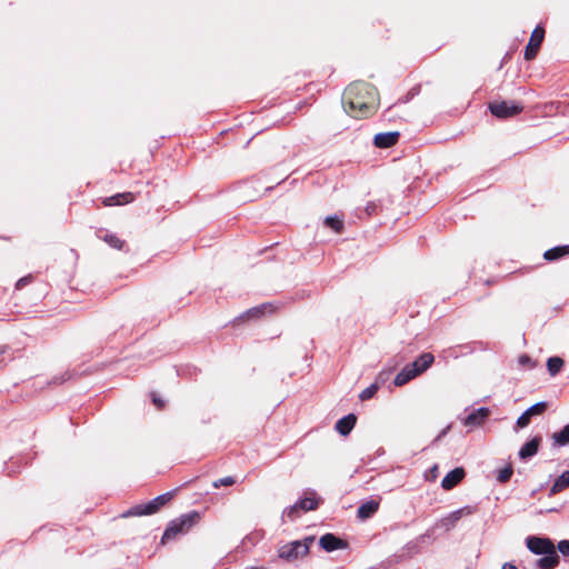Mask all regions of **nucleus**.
<instances>
[{
	"label": "nucleus",
	"instance_id": "obj_30",
	"mask_svg": "<svg viewBox=\"0 0 569 569\" xmlns=\"http://www.w3.org/2000/svg\"><path fill=\"white\" fill-rule=\"evenodd\" d=\"M378 389H379V385L377 382L370 385L368 388L363 389L360 392V395H359L360 400L366 401V400L371 399L376 395Z\"/></svg>",
	"mask_w": 569,
	"mask_h": 569
},
{
	"label": "nucleus",
	"instance_id": "obj_25",
	"mask_svg": "<svg viewBox=\"0 0 569 569\" xmlns=\"http://www.w3.org/2000/svg\"><path fill=\"white\" fill-rule=\"evenodd\" d=\"M555 446L565 447L569 443V423L566 425L560 431L552 435Z\"/></svg>",
	"mask_w": 569,
	"mask_h": 569
},
{
	"label": "nucleus",
	"instance_id": "obj_26",
	"mask_svg": "<svg viewBox=\"0 0 569 569\" xmlns=\"http://www.w3.org/2000/svg\"><path fill=\"white\" fill-rule=\"evenodd\" d=\"M563 360L560 357H550L547 360V368L551 376L558 375L562 367H563Z\"/></svg>",
	"mask_w": 569,
	"mask_h": 569
},
{
	"label": "nucleus",
	"instance_id": "obj_19",
	"mask_svg": "<svg viewBox=\"0 0 569 569\" xmlns=\"http://www.w3.org/2000/svg\"><path fill=\"white\" fill-rule=\"evenodd\" d=\"M543 557L539 558L536 561V567L538 569H553L559 563V556L556 550L550 553L542 555Z\"/></svg>",
	"mask_w": 569,
	"mask_h": 569
},
{
	"label": "nucleus",
	"instance_id": "obj_27",
	"mask_svg": "<svg viewBox=\"0 0 569 569\" xmlns=\"http://www.w3.org/2000/svg\"><path fill=\"white\" fill-rule=\"evenodd\" d=\"M297 502H298L300 510H302L305 512L316 510L319 506V499H317L315 497H306V498L300 499Z\"/></svg>",
	"mask_w": 569,
	"mask_h": 569
},
{
	"label": "nucleus",
	"instance_id": "obj_40",
	"mask_svg": "<svg viewBox=\"0 0 569 569\" xmlns=\"http://www.w3.org/2000/svg\"><path fill=\"white\" fill-rule=\"evenodd\" d=\"M248 569H267V568H264V567H250Z\"/></svg>",
	"mask_w": 569,
	"mask_h": 569
},
{
	"label": "nucleus",
	"instance_id": "obj_28",
	"mask_svg": "<svg viewBox=\"0 0 569 569\" xmlns=\"http://www.w3.org/2000/svg\"><path fill=\"white\" fill-rule=\"evenodd\" d=\"M325 224L335 230L337 233L342 232L345 227L343 220L339 218L337 214L327 217L325 220Z\"/></svg>",
	"mask_w": 569,
	"mask_h": 569
},
{
	"label": "nucleus",
	"instance_id": "obj_36",
	"mask_svg": "<svg viewBox=\"0 0 569 569\" xmlns=\"http://www.w3.org/2000/svg\"><path fill=\"white\" fill-rule=\"evenodd\" d=\"M558 550L562 556L569 557V540L559 541Z\"/></svg>",
	"mask_w": 569,
	"mask_h": 569
},
{
	"label": "nucleus",
	"instance_id": "obj_34",
	"mask_svg": "<svg viewBox=\"0 0 569 569\" xmlns=\"http://www.w3.org/2000/svg\"><path fill=\"white\" fill-rule=\"evenodd\" d=\"M518 363L520 367L522 368H526V369H532L535 367V362L532 361V359L528 356V355H521L519 358H518Z\"/></svg>",
	"mask_w": 569,
	"mask_h": 569
},
{
	"label": "nucleus",
	"instance_id": "obj_21",
	"mask_svg": "<svg viewBox=\"0 0 569 569\" xmlns=\"http://www.w3.org/2000/svg\"><path fill=\"white\" fill-rule=\"evenodd\" d=\"M98 238L102 239L104 242H107L110 247L121 250L124 246V241L121 240L117 234L111 233L107 230H99L98 231Z\"/></svg>",
	"mask_w": 569,
	"mask_h": 569
},
{
	"label": "nucleus",
	"instance_id": "obj_18",
	"mask_svg": "<svg viewBox=\"0 0 569 569\" xmlns=\"http://www.w3.org/2000/svg\"><path fill=\"white\" fill-rule=\"evenodd\" d=\"M356 421L357 417L353 413H349L339 419L335 428L341 436H348L353 429Z\"/></svg>",
	"mask_w": 569,
	"mask_h": 569
},
{
	"label": "nucleus",
	"instance_id": "obj_17",
	"mask_svg": "<svg viewBox=\"0 0 569 569\" xmlns=\"http://www.w3.org/2000/svg\"><path fill=\"white\" fill-rule=\"evenodd\" d=\"M136 199L132 192L117 193L103 199V204L107 207L121 206L132 202Z\"/></svg>",
	"mask_w": 569,
	"mask_h": 569
},
{
	"label": "nucleus",
	"instance_id": "obj_2",
	"mask_svg": "<svg viewBox=\"0 0 569 569\" xmlns=\"http://www.w3.org/2000/svg\"><path fill=\"white\" fill-rule=\"evenodd\" d=\"M199 519L200 513L193 510L171 520L162 535L161 543H166L167 541L177 538L179 535L187 533L199 521Z\"/></svg>",
	"mask_w": 569,
	"mask_h": 569
},
{
	"label": "nucleus",
	"instance_id": "obj_22",
	"mask_svg": "<svg viewBox=\"0 0 569 569\" xmlns=\"http://www.w3.org/2000/svg\"><path fill=\"white\" fill-rule=\"evenodd\" d=\"M569 488V470L562 472L553 482L550 488V496H555Z\"/></svg>",
	"mask_w": 569,
	"mask_h": 569
},
{
	"label": "nucleus",
	"instance_id": "obj_8",
	"mask_svg": "<svg viewBox=\"0 0 569 569\" xmlns=\"http://www.w3.org/2000/svg\"><path fill=\"white\" fill-rule=\"evenodd\" d=\"M545 38V29L537 26L531 33L530 40L525 50V59L532 60L536 58L538 50Z\"/></svg>",
	"mask_w": 569,
	"mask_h": 569
},
{
	"label": "nucleus",
	"instance_id": "obj_15",
	"mask_svg": "<svg viewBox=\"0 0 569 569\" xmlns=\"http://www.w3.org/2000/svg\"><path fill=\"white\" fill-rule=\"evenodd\" d=\"M490 415V410L486 407H480L470 412L465 419L463 425L467 427L480 426L485 419Z\"/></svg>",
	"mask_w": 569,
	"mask_h": 569
},
{
	"label": "nucleus",
	"instance_id": "obj_9",
	"mask_svg": "<svg viewBox=\"0 0 569 569\" xmlns=\"http://www.w3.org/2000/svg\"><path fill=\"white\" fill-rule=\"evenodd\" d=\"M548 408V403L546 401H540L531 407H529L526 411L521 413V416L517 419L516 426L518 428H525L530 423V419L533 416L542 415Z\"/></svg>",
	"mask_w": 569,
	"mask_h": 569
},
{
	"label": "nucleus",
	"instance_id": "obj_10",
	"mask_svg": "<svg viewBox=\"0 0 569 569\" xmlns=\"http://www.w3.org/2000/svg\"><path fill=\"white\" fill-rule=\"evenodd\" d=\"M319 546L327 552H332L339 549L347 548L348 543L335 536L333 533H326L319 539Z\"/></svg>",
	"mask_w": 569,
	"mask_h": 569
},
{
	"label": "nucleus",
	"instance_id": "obj_3",
	"mask_svg": "<svg viewBox=\"0 0 569 569\" xmlns=\"http://www.w3.org/2000/svg\"><path fill=\"white\" fill-rule=\"evenodd\" d=\"M176 490L168 491L166 493L159 495L152 500L146 503H139L130 509H128L122 517H140V516H149L158 512L162 507H164L174 496Z\"/></svg>",
	"mask_w": 569,
	"mask_h": 569
},
{
	"label": "nucleus",
	"instance_id": "obj_5",
	"mask_svg": "<svg viewBox=\"0 0 569 569\" xmlns=\"http://www.w3.org/2000/svg\"><path fill=\"white\" fill-rule=\"evenodd\" d=\"M489 110L496 118L508 119L519 114L523 110V104L520 101L496 100L489 103Z\"/></svg>",
	"mask_w": 569,
	"mask_h": 569
},
{
	"label": "nucleus",
	"instance_id": "obj_7",
	"mask_svg": "<svg viewBox=\"0 0 569 569\" xmlns=\"http://www.w3.org/2000/svg\"><path fill=\"white\" fill-rule=\"evenodd\" d=\"M528 549L535 555L550 553L556 550L553 542L549 538L529 536L526 539Z\"/></svg>",
	"mask_w": 569,
	"mask_h": 569
},
{
	"label": "nucleus",
	"instance_id": "obj_32",
	"mask_svg": "<svg viewBox=\"0 0 569 569\" xmlns=\"http://www.w3.org/2000/svg\"><path fill=\"white\" fill-rule=\"evenodd\" d=\"M300 508L298 506V502L295 505L288 507L283 511V516L288 517L290 520H295L300 516Z\"/></svg>",
	"mask_w": 569,
	"mask_h": 569
},
{
	"label": "nucleus",
	"instance_id": "obj_11",
	"mask_svg": "<svg viewBox=\"0 0 569 569\" xmlns=\"http://www.w3.org/2000/svg\"><path fill=\"white\" fill-rule=\"evenodd\" d=\"M399 138L398 131L380 132L375 136L373 144L380 149L391 148L398 143Z\"/></svg>",
	"mask_w": 569,
	"mask_h": 569
},
{
	"label": "nucleus",
	"instance_id": "obj_12",
	"mask_svg": "<svg viewBox=\"0 0 569 569\" xmlns=\"http://www.w3.org/2000/svg\"><path fill=\"white\" fill-rule=\"evenodd\" d=\"M542 437L535 436L529 441H527L519 450V458L521 460H528L537 455L539 447L541 445Z\"/></svg>",
	"mask_w": 569,
	"mask_h": 569
},
{
	"label": "nucleus",
	"instance_id": "obj_24",
	"mask_svg": "<svg viewBox=\"0 0 569 569\" xmlns=\"http://www.w3.org/2000/svg\"><path fill=\"white\" fill-rule=\"evenodd\" d=\"M569 254V246H558L553 247L543 253V258L548 261H555L558 260L565 256Z\"/></svg>",
	"mask_w": 569,
	"mask_h": 569
},
{
	"label": "nucleus",
	"instance_id": "obj_20",
	"mask_svg": "<svg viewBox=\"0 0 569 569\" xmlns=\"http://www.w3.org/2000/svg\"><path fill=\"white\" fill-rule=\"evenodd\" d=\"M379 509V502L369 500L363 502L357 510V516L360 519H368L372 517Z\"/></svg>",
	"mask_w": 569,
	"mask_h": 569
},
{
	"label": "nucleus",
	"instance_id": "obj_23",
	"mask_svg": "<svg viewBox=\"0 0 569 569\" xmlns=\"http://www.w3.org/2000/svg\"><path fill=\"white\" fill-rule=\"evenodd\" d=\"M418 377L416 375V372L413 371V369H411V367H409L408 365L405 366L401 371L396 376L395 380H393V383L397 386V387H401L406 383H408L410 380H412L413 378Z\"/></svg>",
	"mask_w": 569,
	"mask_h": 569
},
{
	"label": "nucleus",
	"instance_id": "obj_37",
	"mask_svg": "<svg viewBox=\"0 0 569 569\" xmlns=\"http://www.w3.org/2000/svg\"><path fill=\"white\" fill-rule=\"evenodd\" d=\"M151 399H152V402H153V403H154L159 409L163 408V406H164L163 400H161V399H160L156 393H152V398H151Z\"/></svg>",
	"mask_w": 569,
	"mask_h": 569
},
{
	"label": "nucleus",
	"instance_id": "obj_4",
	"mask_svg": "<svg viewBox=\"0 0 569 569\" xmlns=\"http://www.w3.org/2000/svg\"><path fill=\"white\" fill-rule=\"evenodd\" d=\"M315 540L316 539L313 536H309L302 540H295L286 543L279 548L278 556L286 561H295L308 555L309 549Z\"/></svg>",
	"mask_w": 569,
	"mask_h": 569
},
{
	"label": "nucleus",
	"instance_id": "obj_16",
	"mask_svg": "<svg viewBox=\"0 0 569 569\" xmlns=\"http://www.w3.org/2000/svg\"><path fill=\"white\" fill-rule=\"evenodd\" d=\"M274 308L273 305L270 302L262 303L260 306L250 308L244 313H242L239 319H259L261 318L266 312H273Z\"/></svg>",
	"mask_w": 569,
	"mask_h": 569
},
{
	"label": "nucleus",
	"instance_id": "obj_14",
	"mask_svg": "<svg viewBox=\"0 0 569 569\" xmlns=\"http://www.w3.org/2000/svg\"><path fill=\"white\" fill-rule=\"evenodd\" d=\"M435 362V356L431 352L421 353L413 362L408 365L413 369L417 376L427 371Z\"/></svg>",
	"mask_w": 569,
	"mask_h": 569
},
{
	"label": "nucleus",
	"instance_id": "obj_29",
	"mask_svg": "<svg viewBox=\"0 0 569 569\" xmlns=\"http://www.w3.org/2000/svg\"><path fill=\"white\" fill-rule=\"evenodd\" d=\"M513 473V468L510 463L506 465L502 469L497 471L496 479L499 483H507Z\"/></svg>",
	"mask_w": 569,
	"mask_h": 569
},
{
	"label": "nucleus",
	"instance_id": "obj_31",
	"mask_svg": "<svg viewBox=\"0 0 569 569\" xmlns=\"http://www.w3.org/2000/svg\"><path fill=\"white\" fill-rule=\"evenodd\" d=\"M380 210H381L380 201H369L366 204L363 212L369 218V217L377 214Z\"/></svg>",
	"mask_w": 569,
	"mask_h": 569
},
{
	"label": "nucleus",
	"instance_id": "obj_33",
	"mask_svg": "<svg viewBox=\"0 0 569 569\" xmlns=\"http://www.w3.org/2000/svg\"><path fill=\"white\" fill-rule=\"evenodd\" d=\"M236 483V478L232 476L220 478L213 481V488H220L221 486L229 487Z\"/></svg>",
	"mask_w": 569,
	"mask_h": 569
},
{
	"label": "nucleus",
	"instance_id": "obj_6",
	"mask_svg": "<svg viewBox=\"0 0 569 569\" xmlns=\"http://www.w3.org/2000/svg\"><path fill=\"white\" fill-rule=\"evenodd\" d=\"M478 511V507L477 506H465L462 508H459L448 515H446L445 517H442L439 521H438V526L442 529H445L446 531H450L451 529H453L457 523L459 522V520L463 517H467V516H471L473 513H476Z\"/></svg>",
	"mask_w": 569,
	"mask_h": 569
},
{
	"label": "nucleus",
	"instance_id": "obj_39",
	"mask_svg": "<svg viewBox=\"0 0 569 569\" xmlns=\"http://www.w3.org/2000/svg\"><path fill=\"white\" fill-rule=\"evenodd\" d=\"M502 569H518V568L511 563H505Z\"/></svg>",
	"mask_w": 569,
	"mask_h": 569
},
{
	"label": "nucleus",
	"instance_id": "obj_38",
	"mask_svg": "<svg viewBox=\"0 0 569 569\" xmlns=\"http://www.w3.org/2000/svg\"><path fill=\"white\" fill-rule=\"evenodd\" d=\"M430 472L432 473V477L436 478L437 477V472H438V466L435 465L431 469H430Z\"/></svg>",
	"mask_w": 569,
	"mask_h": 569
},
{
	"label": "nucleus",
	"instance_id": "obj_1",
	"mask_svg": "<svg viewBox=\"0 0 569 569\" xmlns=\"http://www.w3.org/2000/svg\"><path fill=\"white\" fill-rule=\"evenodd\" d=\"M376 89L372 84L365 81L350 83L342 96L345 110L355 118H366L375 109Z\"/></svg>",
	"mask_w": 569,
	"mask_h": 569
},
{
	"label": "nucleus",
	"instance_id": "obj_35",
	"mask_svg": "<svg viewBox=\"0 0 569 569\" xmlns=\"http://www.w3.org/2000/svg\"><path fill=\"white\" fill-rule=\"evenodd\" d=\"M33 280V277L31 274H28V276H24L22 278H20L17 282H16V289L17 290H20L22 289L23 287H26L27 284L31 283Z\"/></svg>",
	"mask_w": 569,
	"mask_h": 569
},
{
	"label": "nucleus",
	"instance_id": "obj_13",
	"mask_svg": "<svg viewBox=\"0 0 569 569\" xmlns=\"http://www.w3.org/2000/svg\"><path fill=\"white\" fill-rule=\"evenodd\" d=\"M466 476V471L461 467H457L449 471L441 481V487L445 490L453 489Z\"/></svg>",
	"mask_w": 569,
	"mask_h": 569
}]
</instances>
